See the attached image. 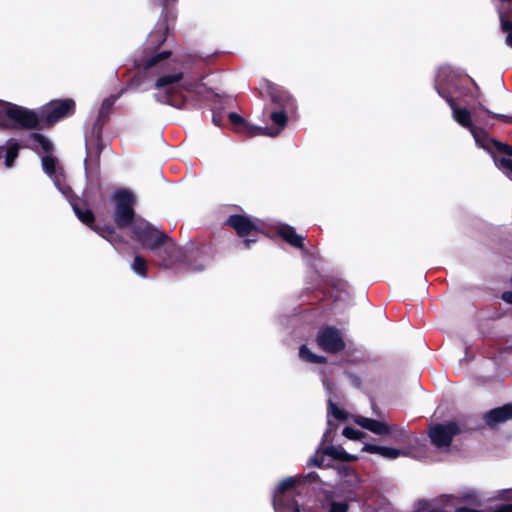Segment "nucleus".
I'll use <instances>...</instances> for the list:
<instances>
[{
	"label": "nucleus",
	"mask_w": 512,
	"mask_h": 512,
	"mask_svg": "<svg viewBox=\"0 0 512 512\" xmlns=\"http://www.w3.org/2000/svg\"><path fill=\"white\" fill-rule=\"evenodd\" d=\"M169 56V52H161V53H158L146 60H139L137 61V66L139 67H143L144 69H149L153 66H155L156 64H158L160 61H162L163 59L167 58Z\"/></svg>",
	"instance_id": "c756f323"
},
{
	"label": "nucleus",
	"mask_w": 512,
	"mask_h": 512,
	"mask_svg": "<svg viewBox=\"0 0 512 512\" xmlns=\"http://www.w3.org/2000/svg\"><path fill=\"white\" fill-rule=\"evenodd\" d=\"M445 499L452 502L451 506H456L462 502L470 505L482 506L486 502V500L474 490L462 492L459 496H445Z\"/></svg>",
	"instance_id": "aec40b11"
},
{
	"label": "nucleus",
	"mask_w": 512,
	"mask_h": 512,
	"mask_svg": "<svg viewBox=\"0 0 512 512\" xmlns=\"http://www.w3.org/2000/svg\"><path fill=\"white\" fill-rule=\"evenodd\" d=\"M354 422L377 435H386L391 431V427L387 423L364 416H356Z\"/></svg>",
	"instance_id": "f3484780"
},
{
	"label": "nucleus",
	"mask_w": 512,
	"mask_h": 512,
	"mask_svg": "<svg viewBox=\"0 0 512 512\" xmlns=\"http://www.w3.org/2000/svg\"><path fill=\"white\" fill-rule=\"evenodd\" d=\"M75 111L72 99L52 100L38 112L11 102L0 100V129H34L40 120L53 125Z\"/></svg>",
	"instance_id": "f257e3e1"
},
{
	"label": "nucleus",
	"mask_w": 512,
	"mask_h": 512,
	"mask_svg": "<svg viewBox=\"0 0 512 512\" xmlns=\"http://www.w3.org/2000/svg\"><path fill=\"white\" fill-rule=\"evenodd\" d=\"M325 456H329L332 459L351 462L358 459L356 455L347 453L340 446H327L323 449H318L316 453L308 460V466H317V467H325L329 466L328 463H325Z\"/></svg>",
	"instance_id": "9d476101"
},
{
	"label": "nucleus",
	"mask_w": 512,
	"mask_h": 512,
	"mask_svg": "<svg viewBox=\"0 0 512 512\" xmlns=\"http://www.w3.org/2000/svg\"><path fill=\"white\" fill-rule=\"evenodd\" d=\"M72 208H73L76 216L78 217V219L81 222L89 225L94 231H96L101 236L107 238L110 242H112V236L114 234L113 228H111L110 226H106V227H102V228L99 226H93L94 215L91 212V210H89L87 208H81L75 203L72 204Z\"/></svg>",
	"instance_id": "ddd939ff"
},
{
	"label": "nucleus",
	"mask_w": 512,
	"mask_h": 512,
	"mask_svg": "<svg viewBox=\"0 0 512 512\" xmlns=\"http://www.w3.org/2000/svg\"><path fill=\"white\" fill-rule=\"evenodd\" d=\"M498 13L502 30L508 32L505 39V43L507 44V46L512 48V21L505 18V14L502 7H498Z\"/></svg>",
	"instance_id": "bb28decb"
},
{
	"label": "nucleus",
	"mask_w": 512,
	"mask_h": 512,
	"mask_svg": "<svg viewBox=\"0 0 512 512\" xmlns=\"http://www.w3.org/2000/svg\"><path fill=\"white\" fill-rule=\"evenodd\" d=\"M204 267H205V264L202 263L199 266H192V267H190V270L191 271H201V270L204 269Z\"/></svg>",
	"instance_id": "58836bf2"
},
{
	"label": "nucleus",
	"mask_w": 512,
	"mask_h": 512,
	"mask_svg": "<svg viewBox=\"0 0 512 512\" xmlns=\"http://www.w3.org/2000/svg\"><path fill=\"white\" fill-rule=\"evenodd\" d=\"M323 385L325 386V388H326L327 390H330V383H329V381H328V380H326V379H325V380H323Z\"/></svg>",
	"instance_id": "ea45409f"
},
{
	"label": "nucleus",
	"mask_w": 512,
	"mask_h": 512,
	"mask_svg": "<svg viewBox=\"0 0 512 512\" xmlns=\"http://www.w3.org/2000/svg\"><path fill=\"white\" fill-rule=\"evenodd\" d=\"M481 108L487 112L489 115H491L492 117H495L497 119H500L504 122H507V123H511L512 122V117L511 116H506V115H502V114H495V113H492L491 111L487 110L485 107L481 106Z\"/></svg>",
	"instance_id": "e433bc0d"
},
{
	"label": "nucleus",
	"mask_w": 512,
	"mask_h": 512,
	"mask_svg": "<svg viewBox=\"0 0 512 512\" xmlns=\"http://www.w3.org/2000/svg\"><path fill=\"white\" fill-rule=\"evenodd\" d=\"M500 493H501V494H503V495H505V494L510 493V490H502Z\"/></svg>",
	"instance_id": "a19ab883"
},
{
	"label": "nucleus",
	"mask_w": 512,
	"mask_h": 512,
	"mask_svg": "<svg viewBox=\"0 0 512 512\" xmlns=\"http://www.w3.org/2000/svg\"><path fill=\"white\" fill-rule=\"evenodd\" d=\"M512 419V403L494 408L484 415L485 423L490 427H495Z\"/></svg>",
	"instance_id": "2eb2a0df"
},
{
	"label": "nucleus",
	"mask_w": 512,
	"mask_h": 512,
	"mask_svg": "<svg viewBox=\"0 0 512 512\" xmlns=\"http://www.w3.org/2000/svg\"><path fill=\"white\" fill-rule=\"evenodd\" d=\"M131 269L134 273L139 275L142 278H145L147 276V262L146 260L140 256L136 255L134 257V260L131 264Z\"/></svg>",
	"instance_id": "c85d7f7f"
},
{
	"label": "nucleus",
	"mask_w": 512,
	"mask_h": 512,
	"mask_svg": "<svg viewBox=\"0 0 512 512\" xmlns=\"http://www.w3.org/2000/svg\"><path fill=\"white\" fill-rule=\"evenodd\" d=\"M486 141H487L488 147H481L482 149L487 150L491 154H493L495 151H497L502 154L512 156V147L511 146L501 143V142H498L494 139H491V138H489V136L487 137Z\"/></svg>",
	"instance_id": "b1692460"
},
{
	"label": "nucleus",
	"mask_w": 512,
	"mask_h": 512,
	"mask_svg": "<svg viewBox=\"0 0 512 512\" xmlns=\"http://www.w3.org/2000/svg\"><path fill=\"white\" fill-rule=\"evenodd\" d=\"M113 200L115 202L114 220L119 227L133 226L135 222L133 206L135 197L126 189L115 191Z\"/></svg>",
	"instance_id": "39448f33"
},
{
	"label": "nucleus",
	"mask_w": 512,
	"mask_h": 512,
	"mask_svg": "<svg viewBox=\"0 0 512 512\" xmlns=\"http://www.w3.org/2000/svg\"><path fill=\"white\" fill-rule=\"evenodd\" d=\"M333 416L337 420H345L347 418V413L336 406L331 399L328 400V420H327V429L323 436V441L331 440V433H333L337 426L332 423L330 417Z\"/></svg>",
	"instance_id": "6ab92c4d"
},
{
	"label": "nucleus",
	"mask_w": 512,
	"mask_h": 512,
	"mask_svg": "<svg viewBox=\"0 0 512 512\" xmlns=\"http://www.w3.org/2000/svg\"><path fill=\"white\" fill-rule=\"evenodd\" d=\"M131 228L134 238L141 243L143 248L156 249L159 242L164 239L165 233L144 219L137 218Z\"/></svg>",
	"instance_id": "423d86ee"
},
{
	"label": "nucleus",
	"mask_w": 512,
	"mask_h": 512,
	"mask_svg": "<svg viewBox=\"0 0 512 512\" xmlns=\"http://www.w3.org/2000/svg\"><path fill=\"white\" fill-rule=\"evenodd\" d=\"M362 451L370 454H377L388 460H395L399 457H408L410 455V451L405 449L380 446L370 443H365L362 447Z\"/></svg>",
	"instance_id": "4468645a"
},
{
	"label": "nucleus",
	"mask_w": 512,
	"mask_h": 512,
	"mask_svg": "<svg viewBox=\"0 0 512 512\" xmlns=\"http://www.w3.org/2000/svg\"><path fill=\"white\" fill-rule=\"evenodd\" d=\"M392 439L397 443H410L413 440V436L408 433L403 427L390 426Z\"/></svg>",
	"instance_id": "a878e982"
},
{
	"label": "nucleus",
	"mask_w": 512,
	"mask_h": 512,
	"mask_svg": "<svg viewBox=\"0 0 512 512\" xmlns=\"http://www.w3.org/2000/svg\"><path fill=\"white\" fill-rule=\"evenodd\" d=\"M317 344L329 353L341 351L345 346L340 331L333 327H324L318 332Z\"/></svg>",
	"instance_id": "9b49d317"
},
{
	"label": "nucleus",
	"mask_w": 512,
	"mask_h": 512,
	"mask_svg": "<svg viewBox=\"0 0 512 512\" xmlns=\"http://www.w3.org/2000/svg\"><path fill=\"white\" fill-rule=\"evenodd\" d=\"M281 237L289 244L295 247H302L303 238L298 235L295 230L290 226H282L279 230Z\"/></svg>",
	"instance_id": "5701e85b"
},
{
	"label": "nucleus",
	"mask_w": 512,
	"mask_h": 512,
	"mask_svg": "<svg viewBox=\"0 0 512 512\" xmlns=\"http://www.w3.org/2000/svg\"><path fill=\"white\" fill-rule=\"evenodd\" d=\"M270 97L272 102L281 107H290L293 105V99L291 95L281 88L271 87Z\"/></svg>",
	"instance_id": "412c9836"
},
{
	"label": "nucleus",
	"mask_w": 512,
	"mask_h": 512,
	"mask_svg": "<svg viewBox=\"0 0 512 512\" xmlns=\"http://www.w3.org/2000/svg\"><path fill=\"white\" fill-rule=\"evenodd\" d=\"M243 133L250 137L259 136V135L275 137L280 134V130L279 129H270L267 127H260V126H255V125H244Z\"/></svg>",
	"instance_id": "4be33fe9"
},
{
	"label": "nucleus",
	"mask_w": 512,
	"mask_h": 512,
	"mask_svg": "<svg viewBox=\"0 0 512 512\" xmlns=\"http://www.w3.org/2000/svg\"><path fill=\"white\" fill-rule=\"evenodd\" d=\"M459 79L455 73L448 68H442L437 76L436 90L438 94L446 99L449 107L452 110L453 119L462 127L469 129L475 143L478 147H488L487 144V133L480 128L473 125L472 113L462 107H458L451 96L452 92H456L459 89Z\"/></svg>",
	"instance_id": "f03ea898"
},
{
	"label": "nucleus",
	"mask_w": 512,
	"mask_h": 512,
	"mask_svg": "<svg viewBox=\"0 0 512 512\" xmlns=\"http://www.w3.org/2000/svg\"><path fill=\"white\" fill-rule=\"evenodd\" d=\"M150 251L159 258L160 265L166 268L181 262L185 257L184 250L178 247L166 234H164V239L159 242L156 249H151Z\"/></svg>",
	"instance_id": "6e6552de"
},
{
	"label": "nucleus",
	"mask_w": 512,
	"mask_h": 512,
	"mask_svg": "<svg viewBox=\"0 0 512 512\" xmlns=\"http://www.w3.org/2000/svg\"><path fill=\"white\" fill-rule=\"evenodd\" d=\"M229 119L233 124H244V119L237 113H234V112L230 113Z\"/></svg>",
	"instance_id": "4c0bfd02"
},
{
	"label": "nucleus",
	"mask_w": 512,
	"mask_h": 512,
	"mask_svg": "<svg viewBox=\"0 0 512 512\" xmlns=\"http://www.w3.org/2000/svg\"><path fill=\"white\" fill-rule=\"evenodd\" d=\"M190 83L192 84V87H191V90H186L187 92H193L197 95H203L206 91H208L207 88L205 87V85L200 82H197V83L190 82ZM183 91L184 90H182L180 93L174 95V101L176 103V105H174L175 107H178V103L176 100L177 96H181V99H184V96H182Z\"/></svg>",
	"instance_id": "72a5a7b5"
},
{
	"label": "nucleus",
	"mask_w": 512,
	"mask_h": 512,
	"mask_svg": "<svg viewBox=\"0 0 512 512\" xmlns=\"http://www.w3.org/2000/svg\"><path fill=\"white\" fill-rule=\"evenodd\" d=\"M182 78L181 72L159 77L155 83V88L158 90L155 95L156 100L164 104L176 105L174 95L182 90H191L192 87L190 82H181Z\"/></svg>",
	"instance_id": "20e7f679"
},
{
	"label": "nucleus",
	"mask_w": 512,
	"mask_h": 512,
	"mask_svg": "<svg viewBox=\"0 0 512 512\" xmlns=\"http://www.w3.org/2000/svg\"><path fill=\"white\" fill-rule=\"evenodd\" d=\"M282 501L279 507H276L275 505V491L273 492V507L275 512H284V511H290V512H311L310 509L302 506L299 504L298 500L296 499V494L290 493V492H282Z\"/></svg>",
	"instance_id": "dca6fc26"
},
{
	"label": "nucleus",
	"mask_w": 512,
	"mask_h": 512,
	"mask_svg": "<svg viewBox=\"0 0 512 512\" xmlns=\"http://www.w3.org/2000/svg\"><path fill=\"white\" fill-rule=\"evenodd\" d=\"M27 147L33 149L37 153H46L42 156V167L45 173L53 180L57 189L64 195H67V187L60 184L56 173V161L50 155L52 150L51 141L40 133H32L27 140Z\"/></svg>",
	"instance_id": "7ed1b4c3"
},
{
	"label": "nucleus",
	"mask_w": 512,
	"mask_h": 512,
	"mask_svg": "<svg viewBox=\"0 0 512 512\" xmlns=\"http://www.w3.org/2000/svg\"><path fill=\"white\" fill-rule=\"evenodd\" d=\"M271 120L274 124L278 126L276 129H279L281 132L283 128L286 126L287 115L284 111H275L271 114Z\"/></svg>",
	"instance_id": "473e14b6"
},
{
	"label": "nucleus",
	"mask_w": 512,
	"mask_h": 512,
	"mask_svg": "<svg viewBox=\"0 0 512 512\" xmlns=\"http://www.w3.org/2000/svg\"><path fill=\"white\" fill-rule=\"evenodd\" d=\"M494 163L507 177L512 179V160L509 158H496L494 157Z\"/></svg>",
	"instance_id": "7c9ffc66"
},
{
	"label": "nucleus",
	"mask_w": 512,
	"mask_h": 512,
	"mask_svg": "<svg viewBox=\"0 0 512 512\" xmlns=\"http://www.w3.org/2000/svg\"><path fill=\"white\" fill-rule=\"evenodd\" d=\"M348 509L346 501H339L332 492H327L320 500L318 512H348Z\"/></svg>",
	"instance_id": "a211bd4d"
},
{
	"label": "nucleus",
	"mask_w": 512,
	"mask_h": 512,
	"mask_svg": "<svg viewBox=\"0 0 512 512\" xmlns=\"http://www.w3.org/2000/svg\"><path fill=\"white\" fill-rule=\"evenodd\" d=\"M299 357L308 363H325L326 358L322 356H318L312 353L306 345H302L299 349Z\"/></svg>",
	"instance_id": "cd10ccee"
},
{
	"label": "nucleus",
	"mask_w": 512,
	"mask_h": 512,
	"mask_svg": "<svg viewBox=\"0 0 512 512\" xmlns=\"http://www.w3.org/2000/svg\"><path fill=\"white\" fill-rule=\"evenodd\" d=\"M148 41L153 45H160L165 41L164 27L161 26L159 29L153 31L148 38Z\"/></svg>",
	"instance_id": "f704fd0d"
},
{
	"label": "nucleus",
	"mask_w": 512,
	"mask_h": 512,
	"mask_svg": "<svg viewBox=\"0 0 512 512\" xmlns=\"http://www.w3.org/2000/svg\"><path fill=\"white\" fill-rule=\"evenodd\" d=\"M213 122L218 125V119L216 118V116L213 117Z\"/></svg>",
	"instance_id": "79ce46f5"
},
{
	"label": "nucleus",
	"mask_w": 512,
	"mask_h": 512,
	"mask_svg": "<svg viewBox=\"0 0 512 512\" xmlns=\"http://www.w3.org/2000/svg\"><path fill=\"white\" fill-rule=\"evenodd\" d=\"M227 224L234 228L240 237L251 236L243 241L245 248H250L252 243L257 241L256 235L261 230V221L243 215H232L228 218Z\"/></svg>",
	"instance_id": "0eeeda50"
},
{
	"label": "nucleus",
	"mask_w": 512,
	"mask_h": 512,
	"mask_svg": "<svg viewBox=\"0 0 512 512\" xmlns=\"http://www.w3.org/2000/svg\"><path fill=\"white\" fill-rule=\"evenodd\" d=\"M501 2H506V0H500ZM510 0H507V2H509Z\"/></svg>",
	"instance_id": "37998d69"
},
{
	"label": "nucleus",
	"mask_w": 512,
	"mask_h": 512,
	"mask_svg": "<svg viewBox=\"0 0 512 512\" xmlns=\"http://www.w3.org/2000/svg\"><path fill=\"white\" fill-rule=\"evenodd\" d=\"M460 431L461 428L457 422L435 424L429 429V437L437 448H447L451 445L453 437Z\"/></svg>",
	"instance_id": "1a4fd4ad"
},
{
	"label": "nucleus",
	"mask_w": 512,
	"mask_h": 512,
	"mask_svg": "<svg viewBox=\"0 0 512 512\" xmlns=\"http://www.w3.org/2000/svg\"><path fill=\"white\" fill-rule=\"evenodd\" d=\"M117 98H118V96L112 95V96H110V97H108V98L103 100L101 108L99 110V118L101 120H103V119L108 117L109 110L114 105V103L116 102Z\"/></svg>",
	"instance_id": "2f4dec72"
},
{
	"label": "nucleus",
	"mask_w": 512,
	"mask_h": 512,
	"mask_svg": "<svg viewBox=\"0 0 512 512\" xmlns=\"http://www.w3.org/2000/svg\"><path fill=\"white\" fill-rule=\"evenodd\" d=\"M318 479V474L310 472L306 475H297L282 480L275 489V505L279 507L282 501V492H290L296 494L295 488L305 482H313Z\"/></svg>",
	"instance_id": "f8f14e48"
},
{
	"label": "nucleus",
	"mask_w": 512,
	"mask_h": 512,
	"mask_svg": "<svg viewBox=\"0 0 512 512\" xmlns=\"http://www.w3.org/2000/svg\"><path fill=\"white\" fill-rule=\"evenodd\" d=\"M19 145L14 139H10L8 141V147L6 149L5 155V166L7 168H11L14 164V161L18 157Z\"/></svg>",
	"instance_id": "393cba45"
},
{
	"label": "nucleus",
	"mask_w": 512,
	"mask_h": 512,
	"mask_svg": "<svg viewBox=\"0 0 512 512\" xmlns=\"http://www.w3.org/2000/svg\"><path fill=\"white\" fill-rule=\"evenodd\" d=\"M342 434L348 438V439H351V440H359L361 439L363 436H364V433L357 430V429H354L352 427H345L343 429V432Z\"/></svg>",
	"instance_id": "c9c22d12"
}]
</instances>
